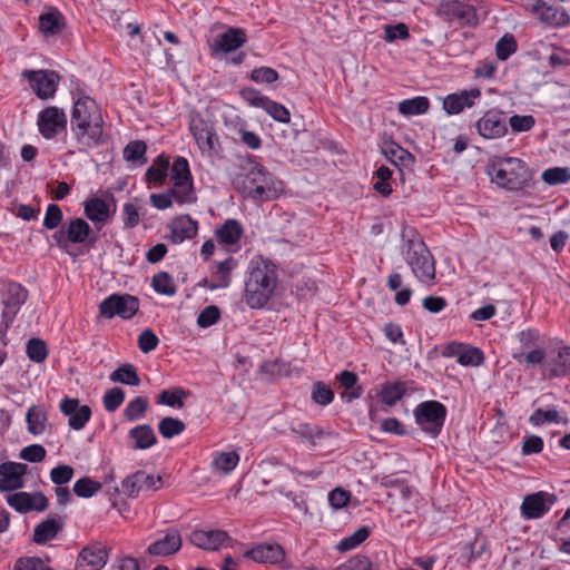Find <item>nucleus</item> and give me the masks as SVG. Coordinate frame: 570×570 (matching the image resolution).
Segmentation results:
<instances>
[{"mask_svg":"<svg viewBox=\"0 0 570 570\" xmlns=\"http://www.w3.org/2000/svg\"><path fill=\"white\" fill-rule=\"evenodd\" d=\"M336 381L340 382L342 387L350 391V401L361 397L363 389L357 385L358 376L356 373L344 370L336 375Z\"/></svg>","mask_w":570,"mask_h":570,"instance_id":"obj_43","label":"nucleus"},{"mask_svg":"<svg viewBox=\"0 0 570 570\" xmlns=\"http://www.w3.org/2000/svg\"><path fill=\"white\" fill-rule=\"evenodd\" d=\"M391 148H384L383 151L395 166L409 167L414 163V156L402 145H390Z\"/></svg>","mask_w":570,"mask_h":570,"instance_id":"obj_46","label":"nucleus"},{"mask_svg":"<svg viewBox=\"0 0 570 570\" xmlns=\"http://www.w3.org/2000/svg\"><path fill=\"white\" fill-rule=\"evenodd\" d=\"M101 488V484L90 478H81L73 484V492L80 498H90Z\"/></svg>","mask_w":570,"mask_h":570,"instance_id":"obj_57","label":"nucleus"},{"mask_svg":"<svg viewBox=\"0 0 570 570\" xmlns=\"http://www.w3.org/2000/svg\"><path fill=\"white\" fill-rule=\"evenodd\" d=\"M63 528L62 518H48L39 523L33 530V541L43 544L56 538L58 532Z\"/></svg>","mask_w":570,"mask_h":570,"instance_id":"obj_30","label":"nucleus"},{"mask_svg":"<svg viewBox=\"0 0 570 570\" xmlns=\"http://www.w3.org/2000/svg\"><path fill=\"white\" fill-rule=\"evenodd\" d=\"M246 33L240 28H228L210 46L213 51L232 52L240 48L246 42Z\"/></svg>","mask_w":570,"mask_h":570,"instance_id":"obj_26","label":"nucleus"},{"mask_svg":"<svg viewBox=\"0 0 570 570\" xmlns=\"http://www.w3.org/2000/svg\"><path fill=\"white\" fill-rule=\"evenodd\" d=\"M517 50V42L512 36H503L495 46L497 57L500 60L508 59Z\"/></svg>","mask_w":570,"mask_h":570,"instance_id":"obj_63","label":"nucleus"},{"mask_svg":"<svg viewBox=\"0 0 570 570\" xmlns=\"http://www.w3.org/2000/svg\"><path fill=\"white\" fill-rule=\"evenodd\" d=\"M183 546V540L177 529H168L165 531L164 537L150 543L147 548V553L157 557H169L177 553Z\"/></svg>","mask_w":570,"mask_h":570,"instance_id":"obj_22","label":"nucleus"},{"mask_svg":"<svg viewBox=\"0 0 570 570\" xmlns=\"http://www.w3.org/2000/svg\"><path fill=\"white\" fill-rule=\"evenodd\" d=\"M71 130L80 140L98 141L102 138L104 120L96 101L88 96L79 97L72 108Z\"/></svg>","mask_w":570,"mask_h":570,"instance_id":"obj_5","label":"nucleus"},{"mask_svg":"<svg viewBox=\"0 0 570 570\" xmlns=\"http://www.w3.org/2000/svg\"><path fill=\"white\" fill-rule=\"evenodd\" d=\"M158 431L165 439H171L185 431V423L179 419L166 416L159 421Z\"/></svg>","mask_w":570,"mask_h":570,"instance_id":"obj_51","label":"nucleus"},{"mask_svg":"<svg viewBox=\"0 0 570 570\" xmlns=\"http://www.w3.org/2000/svg\"><path fill=\"white\" fill-rule=\"evenodd\" d=\"M278 282L276 266L269 259L257 256L249 262L245 279L244 299L250 308L266 306Z\"/></svg>","mask_w":570,"mask_h":570,"instance_id":"obj_2","label":"nucleus"},{"mask_svg":"<svg viewBox=\"0 0 570 570\" xmlns=\"http://www.w3.org/2000/svg\"><path fill=\"white\" fill-rule=\"evenodd\" d=\"M139 308V301L129 294H111L99 304V313L105 318L119 316L130 320Z\"/></svg>","mask_w":570,"mask_h":570,"instance_id":"obj_8","label":"nucleus"},{"mask_svg":"<svg viewBox=\"0 0 570 570\" xmlns=\"http://www.w3.org/2000/svg\"><path fill=\"white\" fill-rule=\"evenodd\" d=\"M187 395L188 392L181 387L163 390L158 396V403L170 407L181 409L184 406V399L187 397Z\"/></svg>","mask_w":570,"mask_h":570,"instance_id":"obj_49","label":"nucleus"},{"mask_svg":"<svg viewBox=\"0 0 570 570\" xmlns=\"http://www.w3.org/2000/svg\"><path fill=\"white\" fill-rule=\"evenodd\" d=\"M522 3L527 11L537 14L542 22L549 24H560L564 17V12L547 6L542 0H522Z\"/></svg>","mask_w":570,"mask_h":570,"instance_id":"obj_27","label":"nucleus"},{"mask_svg":"<svg viewBox=\"0 0 570 570\" xmlns=\"http://www.w3.org/2000/svg\"><path fill=\"white\" fill-rule=\"evenodd\" d=\"M311 399L320 406H327L334 400V392L327 384L317 381L312 385Z\"/></svg>","mask_w":570,"mask_h":570,"instance_id":"obj_47","label":"nucleus"},{"mask_svg":"<svg viewBox=\"0 0 570 570\" xmlns=\"http://www.w3.org/2000/svg\"><path fill=\"white\" fill-rule=\"evenodd\" d=\"M108 560L106 547L94 543L85 547L78 554L75 570H100Z\"/></svg>","mask_w":570,"mask_h":570,"instance_id":"obj_18","label":"nucleus"},{"mask_svg":"<svg viewBox=\"0 0 570 570\" xmlns=\"http://www.w3.org/2000/svg\"><path fill=\"white\" fill-rule=\"evenodd\" d=\"M529 422L534 426H541L546 423H563L567 424L568 420L562 419L559 414V412L554 409L551 410H544V409H537L533 411V413L529 417Z\"/></svg>","mask_w":570,"mask_h":570,"instance_id":"obj_45","label":"nucleus"},{"mask_svg":"<svg viewBox=\"0 0 570 570\" xmlns=\"http://www.w3.org/2000/svg\"><path fill=\"white\" fill-rule=\"evenodd\" d=\"M484 362V354L479 347L463 344L458 363L463 366H479Z\"/></svg>","mask_w":570,"mask_h":570,"instance_id":"obj_52","label":"nucleus"},{"mask_svg":"<svg viewBox=\"0 0 570 570\" xmlns=\"http://www.w3.org/2000/svg\"><path fill=\"white\" fill-rule=\"evenodd\" d=\"M409 37V28L403 22L396 24H386L384 27V39L387 42H393L397 39L404 40L407 39Z\"/></svg>","mask_w":570,"mask_h":570,"instance_id":"obj_62","label":"nucleus"},{"mask_svg":"<svg viewBox=\"0 0 570 570\" xmlns=\"http://www.w3.org/2000/svg\"><path fill=\"white\" fill-rule=\"evenodd\" d=\"M170 235L168 239L174 244H180L186 239H191L197 235L198 223L189 215L175 217L168 225Z\"/></svg>","mask_w":570,"mask_h":570,"instance_id":"obj_24","label":"nucleus"},{"mask_svg":"<svg viewBox=\"0 0 570 570\" xmlns=\"http://www.w3.org/2000/svg\"><path fill=\"white\" fill-rule=\"evenodd\" d=\"M26 422L30 434H42L48 423V413L43 405H31L26 413Z\"/></svg>","mask_w":570,"mask_h":570,"instance_id":"obj_32","label":"nucleus"},{"mask_svg":"<svg viewBox=\"0 0 570 570\" xmlns=\"http://www.w3.org/2000/svg\"><path fill=\"white\" fill-rule=\"evenodd\" d=\"M446 413L445 405L439 401H424L414 409L416 424L434 438L441 433Z\"/></svg>","mask_w":570,"mask_h":570,"instance_id":"obj_7","label":"nucleus"},{"mask_svg":"<svg viewBox=\"0 0 570 570\" xmlns=\"http://www.w3.org/2000/svg\"><path fill=\"white\" fill-rule=\"evenodd\" d=\"M37 124L42 137L52 139L66 128L67 117L62 109L51 106L40 111Z\"/></svg>","mask_w":570,"mask_h":570,"instance_id":"obj_14","label":"nucleus"},{"mask_svg":"<svg viewBox=\"0 0 570 570\" xmlns=\"http://www.w3.org/2000/svg\"><path fill=\"white\" fill-rule=\"evenodd\" d=\"M239 462V455L235 451L218 452L214 455L213 464L217 470L227 474L232 472Z\"/></svg>","mask_w":570,"mask_h":570,"instance_id":"obj_48","label":"nucleus"},{"mask_svg":"<svg viewBox=\"0 0 570 570\" xmlns=\"http://www.w3.org/2000/svg\"><path fill=\"white\" fill-rule=\"evenodd\" d=\"M150 204L153 207L165 210L173 205V199H175L178 204H190L196 202L195 191L190 190V188H169L166 193L163 194H151Z\"/></svg>","mask_w":570,"mask_h":570,"instance_id":"obj_21","label":"nucleus"},{"mask_svg":"<svg viewBox=\"0 0 570 570\" xmlns=\"http://www.w3.org/2000/svg\"><path fill=\"white\" fill-rule=\"evenodd\" d=\"M189 542L205 551H218L233 543V538L227 531L222 529H194L189 537Z\"/></svg>","mask_w":570,"mask_h":570,"instance_id":"obj_11","label":"nucleus"},{"mask_svg":"<svg viewBox=\"0 0 570 570\" xmlns=\"http://www.w3.org/2000/svg\"><path fill=\"white\" fill-rule=\"evenodd\" d=\"M481 97V90L478 88H471L469 90H462L460 92L450 94L443 99V109L449 115H458L465 108L474 106L475 100Z\"/></svg>","mask_w":570,"mask_h":570,"instance_id":"obj_23","label":"nucleus"},{"mask_svg":"<svg viewBox=\"0 0 570 570\" xmlns=\"http://www.w3.org/2000/svg\"><path fill=\"white\" fill-rule=\"evenodd\" d=\"M85 215L94 223L104 225L109 215L108 204L98 197H92L85 203Z\"/></svg>","mask_w":570,"mask_h":570,"instance_id":"obj_34","label":"nucleus"},{"mask_svg":"<svg viewBox=\"0 0 570 570\" xmlns=\"http://www.w3.org/2000/svg\"><path fill=\"white\" fill-rule=\"evenodd\" d=\"M392 170L386 166H380L374 171L373 179H375V181L373 183V188L383 197H387L392 194V187L390 184Z\"/></svg>","mask_w":570,"mask_h":570,"instance_id":"obj_44","label":"nucleus"},{"mask_svg":"<svg viewBox=\"0 0 570 570\" xmlns=\"http://www.w3.org/2000/svg\"><path fill=\"white\" fill-rule=\"evenodd\" d=\"M169 168V158L164 154L157 156L154 164L147 169L146 178L149 183L161 184L166 177Z\"/></svg>","mask_w":570,"mask_h":570,"instance_id":"obj_42","label":"nucleus"},{"mask_svg":"<svg viewBox=\"0 0 570 570\" xmlns=\"http://www.w3.org/2000/svg\"><path fill=\"white\" fill-rule=\"evenodd\" d=\"M234 186L244 198L255 203L277 199L283 191V183L275 178L263 165L254 160L236 175Z\"/></svg>","mask_w":570,"mask_h":570,"instance_id":"obj_1","label":"nucleus"},{"mask_svg":"<svg viewBox=\"0 0 570 570\" xmlns=\"http://www.w3.org/2000/svg\"><path fill=\"white\" fill-rule=\"evenodd\" d=\"M436 14L449 22H458L460 26H475L479 22L476 10L473 6L460 0L442 2Z\"/></svg>","mask_w":570,"mask_h":570,"instance_id":"obj_10","label":"nucleus"},{"mask_svg":"<svg viewBox=\"0 0 570 570\" xmlns=\"http://www.w3.org/2000/svg\"><path fill=\"white\" fill-rule=\"evenodd\" d=\"M21 76L29 82L35 95L40 99L52 98L58 89L60 77L52 70H23Z\"/></svg>","mask_w":570,"mask_h":570,"instance_id":"obj_9","label":"nucleus"},{"mask_svg":"<svg viewBox=\"0 0 570 570\" xmlns=\"http://www.w3.org/2000/svg\"><path fill=\"white\" fill-rule=\"evenodd\" d=\"M161 476H155L146 471L139 470L124 479L121 489L126 495L136 498L141 490L156 491L161 488Z\"/></svg>","mask_w":570,"mask_h":570,"instance_id":"obj_15","label":"nucleus"},{"mask_svg":"<svg viewBox=\"0 0 570 570\" xmlns=\"http://www.w3.org/2000/svg\"><path fill=\"white\" fill-rule=\"evenodd\" d=\"M60 411L69 417L68 424L72 430H82L91 417V409L80 405L78 399L65 397L60 402Z\"/></svg>","mask_w":570,"mask_h":570,"instance_id":"obj_17","label":"nucleus"},{"mask_svg":"<svg viewBox=\"0 0 570 570\" xmlns=\"http://www.w3.org/2000/svg\"><path fill=\"white\" fill-rule=\"evenodd\" d=\"M73 474L75 470L72 466L60 464L50 471V479L55 484L61 487L68 483L72 479Z\"/></svg>","mask_w":570,"mask_h":570,"instance_id":"obj_61","label":"nucleus"},{"mask_svg":"<svg viewBox=\"0 0 570 570\" xmlns=\"http://www.w3.org/2000/svg\"><path fill=\"white\" fill-rule=\"evenodd\" d=\"M27 355L35 363H42L48 356V348L43 340L30 338L27 343Z\"/></svg>","mask_w":570,"mask_h":570,"instance_id":"obj_54","label":"nucleus"},{"mask_svg":"<svg viewBox=\"0 0 570 570\" xmlns=\"http://www.w3.org/2000/svg\"><path fill=\"white\" fill-rule=\"evenodd\" d=\"M404 240V259L414 276L422 283L432 284L435 279V262L433 255L414 228L402 232Z\"/></svg>","mask_w":570,"mask_h":570,"instance_id":"obj_4","label":"nucleus"},{"mask_svg":"<svg viewBox=\"0 0 570 570\" xmlns=\"http://www.w3.org/2000/svg\"><path fill=\"white\" fill-rule=\"evenodd\" d=\"M63 26V17L56 10L42 13L39 17V30L46 37L59 33Z\"/></svg>","mask_w":570,"mask_h":570,"instance_id":"obj_38","label":"nucleus"},{"mask_svg":"<svg viewBox=\"0 0 570 570\" xmlns=\"http://www.w3.org/2000/svg\"><path fill=\"white\" fill-rule=\"evenodd\" d=\"M1 303L3 306L0 333H6L12 324L21 306L28 298V291L20 283L9 282L1 288Z\"/></svg>","mask_w":570,"mask_h":570,"instance_id":"obj_6","label":"nucleus"},{"mask_svg":"<svg viewBox=\"0 0 570 570\" xmlns=\"http://www.w3.org/2000/svg\"><path fill=\"white\" fill-rule=\"evenodd\" d=\"M243 557L257 563L277 566L281 569L286 568L285 550L275 542L258 543L246 550Z\"/></svg>","mask_w":570,"mask_h":570,"instance_id":"obj_12","label":"nucleus"},{"mask_svg":"<svg viewBox=\"0 0 570 570\" xmlns=\"http://www.w3.org/2000/svg\"><path fill=\"white\" fill-rule=\"evenodd\" d=\"M406 384L404 382H389L385 383L380 392L381 402L392 407L406 394Z\"/></svg>","mask_w":570,"mask_h":570,"instance_id":"obj_36","label":"nucleus"},{"mask_svg":"<svg viewBox=\"0 0 570 570\" xmlns=\"http://www.w3.org/2000/svg\"><path fill=\"white\" fill-rule=\"evenodd\" d=\"M147 145H126L124 149V158L138 166L147 163L146 154Z\"/></svg>","mask_w":570,"mask_h":570,"instance_id":"obj_60","label":"nucleus"},{"mask_svg":"<svg viewBox=\"0 0 570 570\" xmlns=\"http://www.w3.org/2000/svg\"><path fill=\"white\" fill-rule=\"evenodd\" d=\"M65 226L67 229V238H69L72 244H85L90 239L92 234L91 227L82 218L71 219Z\"/></svg>","mask_w":570,"mask_h":570,"instance_id":"obj_35","label":"nucleus"},{"mask_svg":"<svg viewBox=\"0 0 570 570\" xmlns=\"http://www.w3.org/2000/svg\"><path fill=\"white\" fill-rule=\"evenodd\" d=\"M476 129L484 139H498L507 131L505 116L503 111L488 110L476 122Z\"/></svg>","mask_w":570,"mask_h":570,"instance_id":"obj_16","label":"nucleus"},{"mask_svg":"<svg viewBox=\"0 0 570 570\" xmlns=\"http://www.w3.org/2000/svg\"><path fill=\"white\" fill-rule=\"evenodd\" d=\"M541 178L550 186L566 184L570 180V170L563 167L548 168L542 173Z\"/></svg>","mask_w":570,"mask_h":570,"instance_id":"obj_56","label":"nucleus"},{"mask_svg":"<svg viewBox=\"0 0 570 570\" xmlns=\"http://www.w3.org/2000/svg\"><path fill=\"white\" fill-rule=\"evenodd\" d=\"M237 262L233 257H228L223 262L216 264L217 272L214 282L207 287L209 289L225 288L230 284V272L236 267Z\"/></svg>","mask_w":570,"mask_h":570,"instance_id":"obj_37","label":"nucleus"},{"mask_svg":"<svg viewBox=\"0 0 570 570\" xmlns=\"http://www.w3.org/2000/svg\"><path fill=\"white\" fill-rule=\"evenodd\" d=\"M291 431L301 440L307 441L311 448H315L325 438L337 436V433L326 431L317 424L301 422L291 426Z\"/></svg>","mask_w":570,"mask_h":570,"instance_id":"obj_25","label":"nucleus"},{"mask_svg":"<svg viewBox=\"0 0 570 570\" xmlns=\"http://www.w3.org/2000/svg\"><path fill=\"white\" fill-rule=\"evenodd\" d=\"M220 318V311L215 305L206 306L197 317V324L202 328H207L216 324Z\"/></svg>","mask_w":570,"mask_h":570,"instance_id":"obj_59","label":"nucleus"},{"mask_svg":"<svg viewBox=\"0 0 570 570\" xmlns=\"http://www.w3.org/2000/svg\"><path fill=\"white\" fill-rule=\"evenodd\" d=\"M550 377H561L570 374V346L561 347L557 355L543 364Z\"/></svg>","mask_w":570,"mask_h":570,"instance_id":"obj_28","label":"nucleus"},{"mask_svg":"<svg viewBox=\"0 0 570 570\" xmlns=\"http://www.w3.org/2000/svg\"><path fill=\"white\" fill-rule=\"evenodd\" d=\"M170 180L174 185L173 188H190L194 190L191 175L187 159L178 157L170 168Z\"/></svg>","mask_w":570,"mask_h":570,"instance_id":"obj_31","label":"nucleus"},{"mask_svg":"<svg viewBox=\"0 0 570 570\" xmlns=\"http://www.w3.org/2000/svg\"><path fill=\"white\" fill-rule=\"evenodd\" d=\"M189 130L197 142H213L214 131L209 121L195 115L190 117Z\"/></svg>","mask_w":570,"mask_h":570,"instance_id":"obj_39","label":"nucleus"},{"mask_svg":"<svg viewBox=\"0 0 570 570\" xmlns=\"http://www.w3.org/2000/svg\"><path fill=\"white\" fill-rule=\"evenodd\" d=\"M125 401V392L120 387L108 390L102 397L104 407L107 412H115Z\"/></svg>","mask_w":570,"mask_h":570,"instance_id":"obj_58","label":"nucleus"},{"mask_svg":"<svg viewBox=\"0 0 570 570\" xmlns=\"http://www.w3.org/2000/svg\"><path fill=\"white\" fill-rule=\"evenodd\" d=\"M151 285L155 292L163 295L173 296L176 293V286L173 278L166 272H160L154 275Z\"/></svg>","mask_w":570,"mask_h":570,"instance_id":"obj_53","label":"nucleus"},{"mask_svg":"<svg viewBox=\"0 0 570 570\" xmlns=\"http://www.w3.org/2000/svg\"><path fill=\"white\" fill-rule=\"evenodd\" d=\"M110 380L116 383H121L130 386H138L140 379L137 368L129 363L118 366L111 374Z\"/></svg>","mask_w":570,"mask_h":570,"instance_id":"obj_40","label":"nucleus"},{"mask_svg":"<svg viewBox=\"0 0 570 570\" xmlns=\"http://www.w3.org/2000/svg\"><path fill=\"white\" fill-rule=\"evenodd\" d=\"M368 535L370 529L367 527H361L351 535L342 539L337 544V548L340 551H348L364 542L368 538Z\"/></svg>","mask_w":570,"mask_h":570,"instance_id":"obj_55","label":"nucleus"},{"mask_svg":"<svg viewBox=\"0 0 570 570\" xmlns=\"http://www.w3.org/2000/svg\"><path fill=\"white\" fill-rule=\"evenodd\" d=\"M129 436L135 441L134 449L146 450L157 443L156 434L149 424H141L129 431Z\"/></svg>","mask_w":570,"mask_h":570,"instance_id":"obj_33","label":"nucleus"},{"mask_svg":"<svg viewBox=\"0 0 570 570\" xmlns=\"http://www.w3.org/2000/svg\"><path fill=\"white\" fill-rule=\"evenodd\" d=\"M557 502L553 493L539 491L524 497L521 504V513L527 520L539 519L546 514Z\"/></svg>","mask_w":570,"mask_h":570,"instance_id":"obj_13","label":"nucleus"},{"mask_svg":"<svg viewBox=\"0 0 570 570\" xmlns=\"http://www.w3.org/2000/svg\"><path fill=\"white\" fill-rule=\"evenodd\" d=\"M27 472V465L17 462L0 464V492H11L23 487L22 476Z\"/></svg>","mask_w":570,"mask_h":570,"instance_id":"obj_20","label":"nucleus"},{"mask_svg":"<svg viewBox=\"0 0 570 570\" xmlns=\"http://www.w3.org/2000/svg\"><path fill=\"white\" fill-rule=\"evenodd\" d=\"M429 107L430 101L423 96L405 99L397 105L399 111L404 116L423 115L428 111Z\"/></svg>","mask_w":570,"mask_h":570,"instance_id":"obj_41","label":"nucleus"},{"mask_svg":"<svg viewBox=\"0 0 570 570\" xmlns=\"http://www.w3.org/2000/svg\"><path fill=\"white\" fill-rule=\"evenodd\" d=\"M488 174L492 183L508 191H522L535 185L533 171L517 157H494L488 165Z\"/></svg>","mask_w":570,"mask_h":570,"instance_id":"obj_3","label":"nucleus"},{"mask_svg":"<svg viewBox=\"0 0 570 570\" xmlns=\"http://www.w3.org/2000/svg\"><path fill=\"white\" fill-rule=\"evenodd\" d=\"M244 233L242 224L236 219H226L224 224L215 230L216 239L223 245H236Z\"/></svg>","mask_w":570,"mask_h":570,"instance_id":"obj_29","label":"nucleus"},{"mask_svg":"<svg viewBox=\"0 0 570 570\" xmlns=\"http://www.w3.org/2000/svg\"><path fill=\"white\" fill-rule=\"evenodd\" d=\"M149 402L146 396H136L124 410V415L128 421H137L144 416L148 410Z\"/></svg>","mask_w":570,"mask_h":570,"instance_id":"obj_50","label":"nucleus"},{"mask_svg":"<svg viewBox=\"0 0 570 570\" xmlns=\"http://www.w3.org/2000/svg\"><path fill=\"white\" fill-rule=\"evenodd\" d=\"M333 570H372V563L365 556H355Z\"/></svg>","mask_w":570,"mask_h":570,"instance_id":"obj_64","label":"nucleus"},{"mask_svg":"<svg viewBox=\"0 0 570 570\" xmlns=\"http://www.w3.org/2000/svg\"><path fill=\"white\" fill-rule=\"evenodd\" d=\"M8 504L18 512L45 511L48 507L47 497L38 491L35 493L17 492L7 498Z\"/></svg>","mask_w":570,"mask_h":570,"instance_id":"obj_19","label":"nucleus"}]
</instances>
